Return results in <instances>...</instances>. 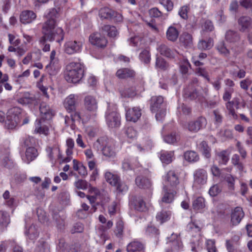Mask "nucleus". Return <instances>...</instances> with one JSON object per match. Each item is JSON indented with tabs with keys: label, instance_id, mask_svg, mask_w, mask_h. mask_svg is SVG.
I'll use <instances>...</instances> for the list:
<instances>
[{
	"label": "nucleus",
	"instance_id": "13d9d810",
	"mask_svg": "<svg viewBox=\"0 0 252 252\" xmlns=\"http://www.w3.org/2000/svg\"><path fill=\"white\" fill-rule=\"evenodd\" d=\"M125 134L130 139H134L137 136V131L132 127H128L125 130Z\"/></svg>",
	"mask_w": 252,
	"mask_h": 252
},
{
	"label": "nucleus",
	"instance_id": "f8f14e48",
	"mask_svg": "<svg viewBox=\"0 0 252 252\" xmlns=\"http://www.w3.org/2000/svg\"><path fill=\"white\" fill-rule=\"evenodd\" d=\"M141 116V109L137 107L128 108L126 110V118L127 121L136 122Z\"/></svg>",
	"mask_w": 252,
	"mask_h": 252
},
{
	"label": "nucleus",
	"instance_id": "c756f323",
	"mask_svg": "<svg viewBox=\"0 0 252 252\" xmlns=\"http://www.w3.org/2000/svg\"><path fill=\"white\" fill-rule=\"evenodd\" d=\"M134 75V71L128 68L120 69H119L116 72V76L121 79L131 77Z\"/></svg>",
	"mask_w": 252,
	"mask_h": 252
},
{
	"label": "nucleus",
	"instance_id": "dca6fc26",
	"mask_svg": "<svg viewBox=\"0 0 252 252\" xmlns=\"http://www.w3.org/2000/svg\"><path fill=\"white\" fill-rule=\"evenodd\" d=\"M38 156L37 150L34 147L27 148L25 152V156L22 158V159L25 163L29 164L34 160Z\"/></svg>",
	"mask_w": 252,
	"mask_h": 252
},
{
	"label": "nucleus",
	"instance_id": "69168bd1",
	"mask_svg": "<svg viewBox=\"0 0 252 252\" xmlns=\"http://www.w3.org/2000/svg\"><path fill=\"white\" fill-rule=\"evenodd\" d=\"M8 41L11 45L13 46H19L21 43V40L19 38H16L14 35L9 33L8 34Z\"/></svg>",
	"mask_w": 252,
	"mask_h": 252
},
{
	"label": "nucleus",
	"instance_id": "4468645a",
	"mask_svg": "<svg viewBox=\"0 0 252 252\" xmlns=\"http://www.w3.org/2000/svg\"><path fill=\"white\" fill-rule=\"evenodd\" d=\"M74 141L73 139L68 138L66 140L65 143V154L66 157L63 159L64 162H68L72 159V154L73 149L74 148Z\"/></svg>",
	"mask_w": 252,
	"mask_h": 252
},
{
	"label": "nucleus",
	"instance_id": "ea45409f",
	"mask_svg": "<svg viewBox=\"0 0 252 252\" xmlns=\"http://www.w3.org/2000/svg\"><path fill=\"white\" fill-rule=\"evenodd\" d=\"M70 113H71L70 117L72 118V120L74 121V122L82 121V122L84 123L88 121L89 119L88 117L82 115L80 112L75 111V110L70 112Z\"/></svg>",
	"mask_w": 252,
	"mask_h": 252
},
{
	"label": "nucleus",
	"instance_id": "79ce46f5",
	"mask_svg": "<svg viewBox=\"0 0 252 252\" xmlns=\"http://www.w3.org/2000/svg\"><path fill=\"white\" fill-rule=\"evenodd\" d=\"M224 180L227 184L228 189L232 191L235 189V178L231 174H226L224 176Z\"/></svg>",
	"mask_w": 252,
	"mask_h": 252
},
{
	"label": "nucleus",
	"instance_id": "c85d7f7f",
	"mask_svg": "<svg viewBox=\"0 0 252 252\" xmlns=\"http://www.w3.org/2000/svg\"><path fill=\"white\" fill-rule=\"evenodd\" d=\"M180 40L187 47H190L193 44L192 35L188 32L183 33L180 37Z\"/></svg>",
	"mask_w": 252,
	"mask_h": 252
},
{
	"label": "nucleus",
	"instance_id": "49530a36",
	"mask_svg": "<svg viewBox=\"0 0 252 252\" xmlns=\"http://www.w3.org/2000/svg\"><path fill=\"white\" fill-rule=\"evenodd\" d=\"M185 159L189 162H195L198 160L199 157L194 151H187L184 154Z\"/></svg>",
	"mask_w": 252,
	"mask_h": 252
},
{
	"label": "nucleus",
	"instance_id": "cd10ccee",
	"mask_svg": "<svg viewBox=\"0 0 252 252\" xmlns=\"http://www.w3.org/2000/svg\"><path fill=\"white\" fill-rule=\"evenodd\" d=\"M163 191L164 193L161 199L162 203H171L174 199L175 195L176 194L177 190L173 189H163Z\"/></svg>",
	"mask_w": 252,
	"mask_h": 252
},
{
	"label": "nucleus",
	"instance_id": "0e129e2a",
	"mask_svg": "<svg viewBox=\"0 0 252 252\" xmlns=\"http://www.w3.org/2000/svg\"><path fill=\"white\" fill-rule=\"evenodd\" d=\"M190 64L188 60L184 59L182 63H180V71L183 74H186L188 71V68Z\"/></svg>",
	"mask_w": 252,
	"mask_h": 252
},
{
	"label": "nucleus",
	"instance_id": "9b49d317",
	"mask_svg": "<svg viewBox=\"0 0 252 252\" xmlns=\"http://www.w3.org/2000/svg\"><path fill=\"white\" fill-rule=\"evenodd\" d=\"M239 30L241 32H246L252 29V20L248 16H242L238 20Z\"/></svg>",
	"mask_w": 252,
	"mask_h": 252
},
{
	"label": "nucleus",
	"instance_id": "5fc2aeb1",
	"mask_svg": "<svg viewBox=\"0 0 252 252\" xmlns=\"http://www.w3.org/2000/svg\"><path fill=\"white\" fill-rule=\"evenodd\" d=\"M115 186L118 193L124 194L128 190V186L124 182L119 181Z\"/></svg>",
	"mask_w": 252,
	"mask_h": 252
},
{
	"label": "nucleus",
	"instance_id": "a18cd8bd",
	"mask_svg": "<svg viewBox=\"0 0 252 252\" xmlns=\"http://www.w3.org/2000/svg\"><path fill=\"white\" fill-rule=\"evenodd\" d=\"M199 148L204 156L209 158L211 156V149L205 141H202L199 145Z\"/></svg>",
	"mask_w": 252,
	"mask_h": 252
},
{
	"label": "nucleus",
	"instance_id": "423d86ee",
	"mask_svg": "<svg viewBox=\"0 0 252 252\" xmlns=\"http://www.w3.org/2000/svg\"><path fill=\"white\" fill-rule=\"evenodd\" d=\"M163 189L177 190V186L179 183V178L173 170H169L162 177Z\"/></svg>",
	"mask_w": 252,
	"mask_h": 252
},
{
	"label": "nucleus",
	"instance_id": "9d476101",
	"mask_svg": "<svg viewBox=\"0 0 252 252\" xmlns=\"http://www.w3.org/2000/svg\"><path fill=\"white\" fill-rule=\"evenodd\" d=\"M90 43L98 48H104L107 44L105 37L98 32H95L90 35L89 37Z\"/></svg>",
	"mask_w": 252,
	"mask_h": 252
},
{
	"label": "nucleus",
	"instance_id": "f704fd0d",
	"mask_svg": "<svg viewBox=\"0 0 252 252\" xmlns=\"http://www.w3.org/2000/svg\"><path fill=\"white\" fill-rule=\"evenodd\" d=\"M131 203L135 209L139 211H144L146 209L145 203L141 197H135Z\"/></svg>",
	"mask_w": 252,
	"mask_h": 252
},
{
	"label": "nucleus",
	"instance_id": "de8ad7c7",
	"mask_svg": "<svg viewBox=\"0 0 252 252\" xmlns=\"http://www.w3.org/2000/svg\"><path fill=\"white\" fill-rule=\"evenodd\" d=\"M226 109L228 111V113L231 115V117L235 120L237 119L238 116L235 111V105L233 104V102L229 101L225 104Z\"/></svg>",
	"mask_w": 252,
	"mask_h": 252
},
{
	"label": "nucleus",
	"instance_id": "f03ea898",
	"mask_svg": "<svg viewBox=\"0 0 252 252\" xmlns=\"http://www.w3.org/2000/svg\"><path fill=\"white\" fill-rule=\"evenodd\" d=\"M84 71L83 64L80 62H71L66 66L65 79L69 83H78L83 78Z\"/></svg>",
	"mask_w": 252,
	"mask_h": 252
},
{
	"label": "nucleus",
	"instance_id": "58836bf2",
	"mask_svg": "<svg viewBox=\"0 0 252 252\" xmlns=\"http://www.w3.org/2000/svg\"><path fill=\"white\" fill-rule=\"evenodd\" d=\"M230 153L228 150H223L217 154L219 162L222 164H226L229 159Z\"/></svg>",
	"mask_w": 252,
	"mask_h": 252
},
{
	"label": "nucleus",
	"instance_id": "aec40b11",
	"mask_svg": "<svg viewBox=\"0 0 252 252\" xmlns=\"http://www.w3.org/2000/svg\"><path fill=\"white\" fill-rule=\"evenodd\" d=\"M40 111L41 115V119L40 120H49L54 115V112L52 110L50 109L48 105L44 103H41L40 105Z\"/></svg>",
	"mask_w": 252,
	"mask_h": 252
},
{
	"label": "nucleus",
	"instance_id": "6ab92c4d",
	"mask_svg": "<svg viewBox=\"0 0 252 252\" xmlns=\"http://www.w3.org/2000/svg\"><path fill=\"white\" fill-rule=\"evenodd\" d=\"M194 181L196 183L203 185L206 183L207 175L206 171L203 169H198L194 174Z\"/></svg>",
	"mask_w": 252,
	"mask_h": 252
},
{
	"label": "nucleus",
	"instance_id": "4d7b16f0",
	"mask_svg": "<svg viewBox=\"0 0 252 252\" xmlns=\"http://www.w3.org/2000/svg\"><path fill=\"white\" fill-rule=\"evenodd\" d=\"M189 10V7L188 5H184L182 6L179 11L178 14L179 16L182 18V19L184 20H186L188 18V12Z\"/></svg>",
	"mask_w": 252,
	"mask_h": 252
},
{
	"label": "nucleus",
	"instance_id": "2f4dec72",
	"mask_svg": "<svg viewBox=\"0 0 252 252\" xmlns=\"http://www.w3.org/2000/svg\"><path fill=\"white\" fill-rule=\"evenodd\" d=\"M73 168L74 170L78 171L81 176H85L88 174L86 167L76 159L73 160Z\"/></svg>",
	"mask_w": 252,
	"mask_h": 252
},
{
	"label": "nucleus",
	"instance_id": "2eb2a0df",
	"mask_svg": "<svg viewBox=\"0 0 252 252\" xmlns=\"http://www.w3.org/2000/svg\"><path fill=\"white\" fill-rule=\"evenodd\" d=\"M36 18V14L32 11L25 10L20 14V21L24 24H30Z\"/></svg>",
	"mask_w": 252,
	"mask_h": 252
},
{
	"label": "nucleus",
	"instance_id": "338daca9",
	"mask_svg": "<svg viewBox=\"0 0 252 252\" xmlns=\"http://www.w3.org/2000/svg\"><path fill=\"white\" fill-rule=\"evenodd\" d=\"M164 141L168 144H173L178 139V137L175 134H171L170 135H167L165 136L163 138Z\"/></svg>",
	"mask_w": 252,
	"mask_h": 252
},
{
	"label": "nucleus",
	"instance_id": "bb28decb",
	"mask_svg": "<svg viewBox=\"0 0 252 252\" xmlns=\"http://www.w3.org/2000/svg\"><path fill=\"white\" fill-rule=\"evenodd\" d=\"M179 34L178 30L173 26H170L166 31L167 38L171 41H175Z\"/></svg>",
	"mask_w": 252,
	"mask_h": 252
},
{
	"label": "nucleus",
	"instance_id": "4c0bfd02",
	"mask_svg": "<svg viewBox=\"0 0 252 252\" xmlns=\"http://www.w3.org/2000/svg\"><path fill=\"white\" fill-rule=\"evenodd\" d=\"M99 15L101 18L111 19L114 15V11L108 7H103L100 9Z\"/></svg>",
	"mask_w": 252,
	"mask_h": 252
},
{
	"label": "nucleus",
	"instance_id": "f257e3e1",
	"mask_svg": "<svg viewBox=\"0 0 252 252\" xmlns=\"http://www.w3.org/2000/svg\"><path fill=\"white\" fill-rule=\"evenodd\" d=\"M59 15L57 10L54 8L51 9L46 15L47 20L42 27V32L43 35L39 39V43L42 46L44 52H48L50 49V44L46 43V41L51 42L56 39L60 42L63 39V30L61 28L56 27V19Z\"/></svg>",
	"mask_w": 252,
	"mask_h": 252
},
{
	"label": "nucleus",
	"instance_id": "1a4fd4ad",
	"mask_svg": "<svg viewBox=\"0 0 252 252\" xmlns=\"http://www.w3.org/2000/svg\"><path fill=\"white\" fill-rule=\"evenodd\" d=\"M206 120L205 118L200 117L195 121L189 122L186 128L190 132H197L206 125Z\"/></svg>",
	"mask_w": 252,
	"mask_h": 252
},
{
	"label": "nucleus",
	"instance_id": "0eeeda50",
	"mask_svg": "<svg viewBox=\"0 0 252 252\" xmlns=\"http://www.w3.org/2000/svg\"><path fill=\"white\" fill-rule=\"evenodd\" d=\"M84 40L80 39L78 40H68L64 45V51L68 55H73L81 52Z\"/></svg>",
	"mask_w": 252,
	"mask_h": 252
},
{
	"label": "nucleus",
	"instance_id": "7c9ffc66",
	"mask_svg": "<svg viewBox=\"0 0 252 252\" xmlns=\"http://www.w3.org/2000/svg\"><path fill=\"white\" fill-rule=\"evenodd\" d=\"M135 183L138 187L142 189H148L151 187L150 180L143 176H138L135 179Z\"/></svg>",
	"mask_w": 252,
	"mask_h": 252
},
{
	"label": "nucleus",
	"instance_id": "412c9836",
	"mask_svg": "<svg viewBox=\"0 0 252 252\" xmlns=\"http://www.w3.org/2000/svg\"><path fill=\"white\" fill-rule=\"evenodd\" d=\"M169 242L171 243L172 252H177L182 248V243L176 234H172Z\"/></svg>",
	"mask_w": 252,
	"mask_h": 252
},
{
	"label": "nucleus",
	"instance_id": "3c124183",
	"mask_svg": "<svg viewBox=\"0 0 252 252\" xmlns=\"http://www.w3.org/2000/svg\"><path fill=\"white\" fill-rule=\"evenodd\" d=\"M231 163L233 165L237 167V168L242 171L243 170V164L240 161L239 156L237 154H234L232 156L231 158Z\"/></svg>",
	"mask_w": 252,
	"mask_h": 252
},
{
	"label": "nucleus",
	"instance_id": "052dcab7",
	"mask_svg": "<svg viewBox=\"0 0 252 252\" xmlns=\"http://www.w3.org/2000/svg\"><path fill=\"white\" fill-rule=\"evenodd\" d=\"M146 233L150 236L156 235L158 233V230L155 226L150 224L146 228Z\"/></svg>",
	"mask_w": 252,
	"mask_h": 252
},
{
	"label": "nucleus",
	"instance_id": "6e6552de",
	"mask_svg": "<svg viewBox=\"0 0 252 252\" xmlns=\"http://www.w3.org/2000/svg\"><path fill=\"white\" fill-rule=\"evenodd\" d=\"M85 109L93 116L96 115L98 109V102L96 98L92 95H87L84 98Z\"/></svg>",
	"mask_w": 252,
	"mask_h": 252
},
{
	"label": "nucleus",
	"instance_id": "37998d69",
	"mask_svg": "<svg viewBox=\"0 0 252 252\" xmlns=\"http://www.w3.org/2000/svg\"><path fill=\"white\" fill-rule=\"evenodd\" d=\"M192 206L193 209L196 210L202 209L205 206L204 199L202 197H197L193 201Z\"/></svg>",
	"mask_w": 252,
	"mask_h": 252
},
{
	"label": "nucleus",
	"instance_id": "393cba45",
	"mask_svg": "<svg viewBox=\"0 0 252 252\" xmlns=\"http://www.w3.org/2000/svg\"><path fill=\"white\" fill-rule=\"evenodd\" d=\"M171 216V212L166 210H162L158 212L156 215V219L158 221L162 224L168 221Z\"/></svg>",
	"mask_w": 252,
	"mask_h": 252
},
{
	"label": "nucleus",
	"instance_id": "6e6d98bb",
	"mask_svg": "<svg viewBox=\"0 0 252 252\" xmlns=\"http://www.w3.org/2000/svg\"><path fill=\"white\" fill-rule=\"evenodd\" d=\"M221 191V187L218 184L212 186L209 190V193L212 196H216Z\"/></svg>",
	"mask_w": 252,
	"mask_h": 252
},
{
	"label": "nucleus",
	"instance_id": "7ed1b4c3",
	"mask_svg": "<svg viewBox=\"0 0 252 252\" xmlns=\"http://www.w3.org/2000/svg\"><path fill=\"white\" fill-rule=\"evenodd\" d=\"M21 118V110L18 107H13L8 110L6 116L5 113L0 111V123H4L7 129L15 128L20 123Z\"/></svg>",
	"mask_w": 252,
	"mask_h": 252
},
{
	"label": "nucleus",
	"instance_id": "4be33fe9",
	"mask_svg": "<svg viewBox=\"0 0 252 252\" xmlns=\"http://www.w3.org/2000/svg\"><path fill=\"white\" fill-rule=\"evenodd\" d=\"M159 158L162 163L169 164L174 159V152L161 151L160 153Z\"/></svg>",
	"mask_w": 252,
	"mask_h": 252
},
{
	"label": "nucleus",
	"instance_id": "774afa93",
	"mask_svg": "<svg viewBox=\"0 0 252 252\" xmlns=\"http://www.w3.org/2000/svg\"><path fill=\"white\" fill-rule=\"evenodd\" d=\"M206 247L208 252H216L217 249L215 245V241L208 240L206 241Z\"/></svg>",
	"mask_w": 252,
	"mask_h": 252
},
{
	"label": "nucleus",
	"instance_id": "a19ab883",
	"mask_svg": "<svg viewBox=\"0 0 252 252\" xmlns=\"http://www.w3.org/2000/svg\"><path fill=\"white\" fill-rule=\"evenodd\" d=\"M158 50L161 54L168 57V58H172L174 57V53L173 51H172L169 48H168L166 45L164 44L160 45Z\"/></svg>",
	"mask_w": 252,
	"mask_h": 252
},
{
	"label": "nucleus",
	"instance_id": "72a5a7b5",
	"mask_svg": "<svg viewBox=\"0 0 252 252\" xmlns=\"http://www.w3.org/2000/svg\"><path fill=\"white\" fill-rule=\"evenodd\" d=\"M144 248L143 245L138 241H133L127 246V252H136L140 251Z\"/></svg>",
	"mask_w": 252,
	"mask_h": 252
},
{
	"label": "nucleus",
	"instance_id": "a878e982",
	"mask_svg": "<svg viewBox=\"0 0 252 252\" xmlns=\"http://www.w3.org/2000/svg\"><path fill=\"white\" fill-rule=\"evenodd\" d=\"M61 68L58 60L50 61V63L46 66L47 72L50 75L56 74Z\"/></svg>",
	"mask_w": 252,
	"mask_h": 252
},
{
	"label": "nucleus",
	"instance_id": "e2e57ef3",
	"mask_svg": "<svg viewBox=\"0 0 252 252\" xmlns=\"http://www.w3.org/2000/svg\"><path fill=\"white\" fill-rule=\"evenodd\" d=\"M139 58L141 61L145 63H148L150 60L149 52L147 50H143L140 53Z\"/></svg>",
	"mask_w": 252,
	"mask_h": 252
},
{
	"label": "nucleus",
	"instance_id": "a211bd4d",
	"mask_svg": "<svg viewBox=\"0 0 252 252\" xmlns=\"http://www.w3.org/2000/svg\"><path fill=\"white\" fill-rule=\"evenodd\" d=\"M77 100V96L73 94H70L64 99L63 105L68 112L75 110Z\"/></svg>",
	"mask_w": 252,
	"mask_h": 252
},
{
	"label": "nucleus",
	"instance_id": "8fccbe9b",
	"mask_svg": "<svg viewBox=\"0 0 252 252\" xmlns=\"http://www.w3.org/2000/svg\"><path fill=\"white\" fill-rule=\"evenodd\" d=\"M151 101L152 109L156 111V109L158 108V106L163 103V98L161 96H153L151 98Z\"/></svg>",
	"mask_w": 252,
	"mask_h": 252
},
{
	"label": "nucleus",
	"instance_id": "603ef678",
	"mask_svg": "<svg viewBox=\"0 0 252 252\" xmlns=\"http://www.w3.org/2000/svg\"><path fill=\"white\" fill-rule=\"evenodd\" d=\"M103 30L108 32V36L110 37H115L117 34L116 28L114 26L109 25H105L103 27Z\"/></svg>",
	"mask_w": 252,
	"mask_h": 252
},
{
	"label": "nucleus",
	"instance_id": "39448f33",
	"mask_svg": "<svg viewBox=\"0 0 252 252\" xmlns=\"http://www.w3.org/2000/svg\"><path fill=\"white\" fill-rule=\"evenodd\" d=\"M94 146H96L97 149L100 148L101 146H104L102 151L103 155L106 157L113 158L116 156L115 145L112 141L107 140L106 138L101 137L96 141L94 143Z\"/></svg>",
	"mask_w": 252,
	"mask_h": 252
},
{
	"label": "nucleus",
	"instance_id": "473e14b6",
	"mask_svg": "<svg viewBox=\"0 0 252 252\" xmlns=\"http://www.w3.org/2000/svg\"><path fill=\"white\" fill-rule=\"evenodd\" d=\"M214 45L213 40L209 38L207 40L203 39L200 40L198 43V48L201 50H206L210 49Z\"/></svg>",
	"mask_w": 252,
	"mask_h": 252
},
{
	"label": "nucleus",
	"instance_id": "b1692460",
	"mask_svg": "<svg viewBox=\"0 0 252 252\" xmlns=\"http://www.w3.org/2000/svg\"><path fill=\"white\" fill-rule=\"evenodd\" d=\"M46 151L47 152L48 157L52 162L54 161V157L56 154H58L59 158H61L62 160L63 159L62 155L60 154V148L58 147L54 148L48 147L46 149Z\"/></svg>",
	"mask_w": 252,
	"mask_h": 252
},
{
	"label": "nucleus",
	"instance_id": "680f3d73",
	"mask_svg": "<svg viewBox=\"0 0 252 252\" xmlns=\"http://www.w3.org/2000/svg\"><path fill=\"white\" fill-rule=\"evenodd\" d=\"M214 27L211 21L209 20L206 21L203 25L202 26V32L203 34L205 32H212L214 30Z\"/></svg>",
	"mask_w": 252,
	"mask_h": 252
},
{
	"label": "nucleus",
	"instance_id": "c9c22d12",
	"mask_svg": "<svg viewBox=\"0 0 252 252\" xmlns=\"http://www.w3.org/2000/svg\"><path fill=\"white\" fill-rule=\"evenodd\" d=\"M105 178L108 183L114 186H116L119 181V179L117 175L113 174L109 171L106 172Z\"/></svg>",
	"mask_w": 252,
	"mask_h": 252
},
{
	"label": "nucleus",
	"instance_id": "864d4df0",
	"mask_svg": "<svg viewBox=\"0 0 252 252\" xmlns=\"http://www.w3.org/2000/svg\"><path fill=\"white\" fill-rule=\"evenodd\" d=\"M35 144L36 140L32 137L27 136L23 139V144L27 148L33 147Z\"/></svg>",
	"mask_w": 252,
	"mask_h": 252
},
{
	"label": "nucleus",
	"instance_id": "e433bc0d",
	"mask_svg": "<svg viewBox=\"0 0 252 252\" xmlns=\"http://www.w3.org/2000/svg\"><path fill=\"white\" fill-rule=\"evenodd\" d=\"M25 234L29 239L34 241L38 236V232L34 225H31L28 230L25 231Z\"/></svg>",
	"mask_w": 252,
	"mask_h": 252
},
{
	"label": "nucleus",
	"instance_id": "5701e85b",
	"mask_svg": "<svg viewBox=\"0 0 252 252\" xmlns=\"http://www.w3.org/2000/svg\"><path fill=\"white\" fill-rule=\"evenodd\" d=\"M43 120H40L35 124V132L44 135H47L49 132V127L43 124Z\"/></svg>",
	"mask_w": 252,
	"mask_h": 252
},
{
	"label": "nucleus",
	"instance_id": "20e7f679",
	"mask_svg": "<svg viewBox=\"0 0 252 252\" xmlns=\"http://www.w3.org/2000/svg\"><path fill=\"white\" fill-rule=\"evenodd\" d=\"M105 119L106 123L110 128L118 127L120 126V116L117 112V107L115 105L108 104L105 114Z\"/></svg>",
	"mask_w": 252,
	"mask_h": 252
},
{
	"label": "nucleus",
	"instance_id": "f3484780",
	"mask_svg": "<svg viewBox=\"0 0 252 252\" xmlns=\"http://www.w3.org/2000/svg\"><path fill=\"white\" fill-rule=\"evenodd\" d=\"M18 102L23 104H32L37 105L39 102V100L33 95L28 93H25L23 96L18 99Z\"/></svg>",
	"mask_w": 252,
	"mask_h": 252
},
{
	"label": "nucleus",
	"instance_id": "09e8293b",
	"mask_svg": "<svg viewBox=\"0 0 252 252\" xmlns=\"http://www.w3.org/2000/svg\"><path fill=\"white\" fill-rule=\"evenodd\" d=\"M217 50L220 54L225 57H227L229 55L230 51L226 47L223 41H221L217 45Z\"/></svg>",
	"mask_w": 252,
	"mask_h": 252
},
{
	"label": "nucleus",
	"instance_id": "ddd939ff",
	"mask_svg": "<svg viewBox=\"0 0 252 252\" xmlns=\"http://www.w3.org/2000/svg\"><path fill=\"white\" fill-rule=\"evenodd\" d=\"M244 217V213L242 208L237 207L232 210L231 213V223L233 225H238Z\"/></svg>",
	"mask_w": 252,
	"mask_h": 252
},
{
	"label": "nucleus",
	"instance_id": "c03bdc74",
	"mask_svg": "<svg viewBox=\"0 0 252 252\" xmlns=\"http://www.w3.org/2000/svg\"><path fill=\"white\" fill-rule=\"evenodd\" d=\"M225 38L230 42H236L239 40L240 37L238 34L232 31H228L225 34Z\"/></svg>",
	"mask_w": 252,
	"mask_h": 252
},
{
	"label": "nucleus",
	"instance_id": "bf43d9fd",
	"mask_svg": "<svg viewBox=\"0 0 252 252\" xmlns=\"http://www.w3.org/2000/svg\"><path fill=\"white\" fill-rule=\"evenodd\" d=\"M74 186L78 189L85 190L88 188L89 184L85 180H78L74 183Z\"/></svg>",
	"mask_w": 252,
	"mask_h": 252
}]
</instances>
